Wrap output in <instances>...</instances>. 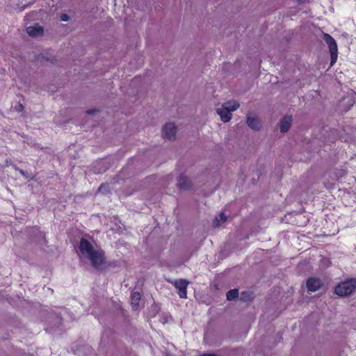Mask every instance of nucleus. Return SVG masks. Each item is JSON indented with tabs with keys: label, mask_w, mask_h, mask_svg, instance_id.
Here are the masks:
<instances>
[{
	"label": "nucleus",
	"mask_w": 356,
	"mask_h": 356,
	"mask_svg": "<svg viewBox=\"0 0 356 356\" xmlns=\"http://www.w3.org/2000/svg\"><path fill=\"white\" fill-rule=\"evenodd\" d=\"M26 33L31 37H38L43 35L44 29L41 26L35 24V26L27 27Z\"/></svg>",
	"instance_id": "nucleus-9"
},
{
	"label": "nucleus",
	"mask_w": 356,
	"mask_h": 356,
	"mask_svg": "<svg viewBox=\"0 0 356 356\" xmlns=\"http://www.w3.org/2000/svg\"><path fill=\"white\" fill-rule=\"evenodd\" d=\"M216 221L217 222V225H219V220L216 218Z\"/></svg>",
	"instance_id": "nucleus-23"
},
{
	"label": "nucleus",
	"mask_w": 356,
	"mask_h": 356,
	"mask_svg": "<svg viewBox=\"0 0 356 356\" xmlns=\"http://www.w3.org/2000/svg\"><path fill=\"white\" fill-rule=\"evenodd\" d=\"M218 217H219L220 220H222V211H221L218 213Z\"/></svg>",
	"instance_id": "nucleus-21"
},
{
	"label": "nucleus",
	"mask_w": 356,
	"mask_h": 356,
	"mask_svg": "<svg viewBox=\"0 0 356 356\" xmlns=\"http://www.w3.org/2000/svg\"><path fill=\"white\" fill-rule=\"evenodd\" d=\"M238 295H239V293H238V290L237 289H234L229 290L226 294L227 300H234L238 298Z\"/></svg>",
	"instance_id": "nucleus-13"
},
{
	"label": "nucleus",
	"mask_w": 356,
	"mask_h": 356,
	"mask_svg": "<svg viewBox=\"0 0 356 356\" xmlns=\"http://www.w3.org/2000/svg\"><path fill=\"white\" fill-rule=\"evenodd\" d=\"M42 58L43 59H45V60L50 62V63H54L55 60V58L54 57H49L47 56H44V54H42Z\"/></svg>",
	"instance_id": "nucleus-16"
},
{
	"label": "nucleus",
	"mask_w": 356,
	"mask_h": 356,
	"mask_svg": "<svg viewBox=\"0 0 356 356\" xmlns=\"http://www.w3.org/2000/svg\"><path fill=\"white\" fill-rule=\"evenodd\" d=\"M323 40L327 43L331 55V65L336 63L338 55V49L335 40L329 34H323Z\"/></svg>",
	"instance_id": "nucleus-3"
},
{
	"label": "nucleus",
	"mask_w": 356,
	"mask_h": 356,
	"mask_svg": "<svg viewBox=\"0 0 356 356\" xmlns=\"http://www.w3.org/2000/svg\"><path fill=\"white\" fill-rule=\"evenodd\" d=\"M292 122V117L291 115L284 116L280 121V131L286 133L289 131L291 127Z\"/></svg>",
	"instance_id": "nucleus-10"
},
{
	"label": "nucleus",
	"mask_w": 356,
	"mask_h": 356,
	"mask_svg": "<svg viewBox=\"0 0 356 356\" xmlns=\"http://www.w3.org/2000/svg\"><path fill=\"white\" fill-rule=\"evenodd\" d=\"M216 112L218 115H219L221 120H222V108H217Z\"/></svg>",
	"instance_id": "nucleus-19"
},
{
	"label": "nucleus",
	"mask_w": 356,
	"mask_h": 356,
	"mask_svg": "<svg viewBox=\"0 0 356 356\" xmlns=\"http://www.w3.org/2000/svg\"><path fill=\"white\" fill-rule=\"evenodd\" d=\"M104 187H105V186H104V184H102V185L99 187V191H102Z\"/></svg>",
	"instance_id": "nucleus-22"
},
{
	"label": "nucleus",
	"mask_w": 356,
	"mask_h": 356,
	"mask_svg": "<svg viewBox=\"0 0 356 356\" xmlns=\"http://www.w3.org/2000/svg\"><path fill=\"white\" fill-rule=\"evenodd\" d=\"M99 111L98 109H88L86 111V114L88 115H94L95 113L99 112Z\"/></svg>",
	"instance_id": "nucleus-17"
},
{
	"label": "nucleus",
	"mask_w": 356,
	"mask_h": 356,
	"mask_svg": "<svg viewBox=\"0 0 356 356\" xmlns=\"http://www.w3.org/2000/svg\"><path fill=\"white\" fill-rule=\"evenodd\" d=\"M177 127L174 123H166L163 128V137L171 140L175 138Z\"/></svg>",
	"instance_id": "nucleus-6"
},
{
	"label": "nucleus",
	"mask_w": 356,
	"mask_h": 356,
	"mask_svg": "<svg viewBox=\"0 0 356 356\" xmlns=\"http://www.w3.org/2000/svg\"><path fill=\"white\" fill-rule=\"evenodd\" d=\"M356 289V279H350L339 283L335 287V293L339 296H348Z\"/></svg>",
	"instance_id": "nucleus-2"
},
{
	"label": "nucleus",
	"mask_w": 356,
	"mask_h": 356,
	"mask_svg": "<svg viewBox=\"0 0 356 356\" xmlns=\"http://www.w3.org/2000/svg\"><path fill=\"white\" fill-rule=\"evenodd\" d=\"M8 164H10V162H8V161H6V165H8Z\"/></svg>",
	"instance_id": "nucleus-25"
},
{
	"label": "nucleus",
	"mask_w": 356,
	"mask_h": 356,
	"mask_svg": "<svg viewBox=\"0 0 356 356\" xmlns=\"http://www.w3.org/2000/svg\"><path fill=\"white\" fill-rule=\"evenodd\" d=\"M14 109L17 112H22L24 110V106L22 104L19 102L15 106Z\"/></svg>",
	"instance_id": "nucleus-15"
},
{
	"label": "nucleus",
	"mask_w": 356,
	"mask_h": 356,
	"mask_svg": "<svg viewBox=\"0 0 356 356\" xmlns=\"http://www.w3.org/2000/svg\"><path fill=\"white\" fill-rule=\"evenodd\" d=\"M69 19H70V17L67 14H63L60 16V20L63 22H67L69 20Z\"/></svg>",
	"instance_id": "nucleus-18"
},
{
	"label": "nucleus",
	"mask_w": 356,
	"mask_h": 356,
	"mask_svg": "<svg viewBox=\"0 0 356 356\" xmlns=\"http://www.w3.org/2000/svg\"><path fill=\"white\" fill-rule=\"evenodd\" d=\"M247 124L250 128L254 131H259L261 128V120L252 113H249L247 115Z\"/></svg>",
	"instance_id": "nucleus-7"
},
{
	"label": "nucleus",
	"mask_w": 356,
	"mask_h": 356,
	"mask_svg": "<svg viewBox=\"0 0 356 356\" xmlns=\"http://www.w3.org/2000/svg\"><path fill=\"white\" fill-rule=\"evenodd\" d=\"M322 285V282L320 279L311 277L309 278L307 282V288L309 291L315 292L318 291L321 286Z\"/></svg>",
	"instance_id": "nucleus-8"
},
{
	"label": "nucleus",
	"mask_w": 356,
	"mask_h": 356,
	"mask_svg": "<svg viewBox=\"0 0 356 356\" xmlns=\"http://www.w3.org/2000/svg\"><path fill=\"white\" fill-rule=\"evenodd\" d=\"M79 250L81 254L90 261L91 266L96 270H102L110 267L115 268L118 266V261H107L105 252L100 248L95 249L92 243L85 238L80 239Z\"/></svg>",
	"instance_id": "nucleus-1"
},
{
	"label": "nucleus",
	"mask_w": 356,
	"mask_h": 356,
	"mask_svg": "<svg viewBox=\"0 0 356 356\" xmlns=\"http://www.w3.org/2000/svg\"><path fill=\"white\" fill-rule=\"evenodd\" d=\"M191 182L186 177L183 175L179 176L177 183V186L179 189H188L191 187Z\"/></svg>",
	"instance_id": "nucleus-11"
},
{
	"label": "nucleus",
	"mask_w": 356,
	"mask_h": 356,
	"mask_svg": "<svg viewBox=\"0 0 356 356\" xmlns=\"http://www.w3.org/2000/svg\"><path fill=\"white\" fill-rule=\"evenodd\" d=\"M8 164H10V162H8V161H6V165H8Z\"/></svg>",
	"instance_id": "nucleus-24"
},
{
	"label": "nucleus",
	"mask_w": 356,
	"mask_h": 356,
	"mask_svg": "<svg viewBox=\"0 0 356 356\" xmlns=\"http://www.w3.org/2000/svg\"><path fill=\"white\" fill-rule=\"evenodd\" d=\"M171 283L178 289V295L180 298H187V287L189 282L184 279L176 280Z\"/></svg>",
	"instance_id": "nucleus-5"
},
{
	"label": "nucleus",
	"mask_w": 356,
	"mask_h": 356,
	"mask_svg": "<svg viewBox=\"0 0 356 356\" xmlns=\"http://www.w3.org/2000/svg\"><path fill=\"white\" fill-rule=\"evenodd\" d=\"M252 293L250 291H243L241 295V300L243 301H249L252 299Z\"/></svg>",
	"instance_id": "nucleus-14"
},
{
	"label": "nucleus",
	"mask_w": 356,
	"mask_h": 356,
	"mask_svg": "<svg viewBox=\"0 0 356 356\" xmlns=\"http://www.w3.org/2000/svg\"><path fill=\"white\" fill-rule=\"evenodd\" d=\"M15 169L17 170H19V173L22 175V176H25V172L22 170V169H19V168H17L16 165H15Z\"/></svg>",
	"instance_id": "nucleus-20"
},
{
	"label": "nucleus",
	"mask_w": 356,
	"mask_h": 356,
	"mask_svg": "<svg viewBox=\"0 0 356 356\" xmlns=\"http://www.w3.org/2000/svg\"><path fill=\"white\" fill-rule=\"evenodd\" d=\"M141 295L139 292H133L131 295V302L133 308L136 309L138 307Z\"/></svg>",
	"instance_id": "nucleus-12"
},
{
	"label": "nucleus",
	"mask_w": 356,
	"mask_h": 356,
	"mask_svg": "<svg viewBox=\"0 0 356 356\" xmlns=\"http://www.w3.org/2000/svg\"><path fill=\"white\" fill-rule=\"evenodd\" d=\"M239 106V103L235 100L224 103V123L229 122L232 119V112L237 110Z\"/></svg>",
	"instance_id": "nucleus-4"
}]
</instances>
